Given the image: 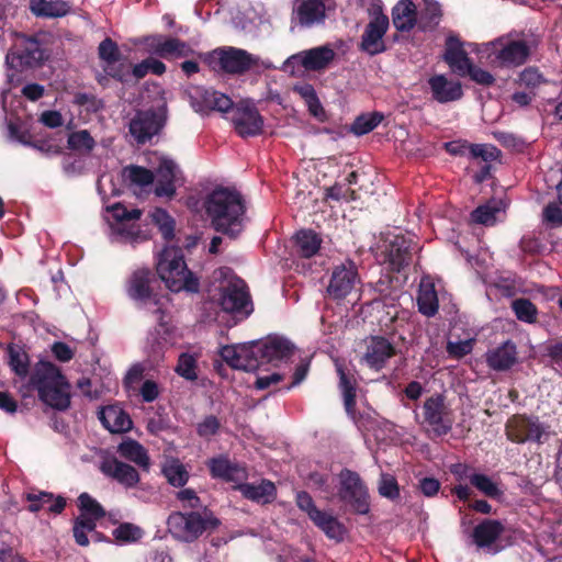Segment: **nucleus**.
<instances>
[{
    "mask_svg": "<svg viewBox=\"0 0 562 562\" xmlns=\"http://www.w3.org/2000/svg\"><path fill=\"white\" fill-rule=\"evenodd\" d=\"M112 535L120 542H135L142 538L143 531L134 524L124 522L117 526Z\"/></svg>",
    "mask_w": 562,
    "mask_h": 562,
    "instance_id": "52",
    "label": "nucleus"
},
{
    "mask_svg": "<svg viewBox=\"0 0 562 562\" xmlns=\"http://www.w3.org/2000/svg\"><path fill=\"white\" fill-rule=\"evenodd\" d=\"M338 481L339 499L348 505L356 514H368L370 510V496L368 487L360 475L345 468L338 473Z\"/></svg>",
    "mask_w": 562,
    "mask_h": 562,
    "instance_id": "7",
    "label": "nucleus"
},
{
    "mask_svg": "<svg viewBox=\"0 0 562 562\" xmlns=\"http://www.w3.org/2000/svg\"><path fill=\"white\" fill-rule=\"evenodd\" d=\"M328 538L341 541L345 536L344 525L333 515L319 510L316 516L311 519Z\"/></svg>",
    "mask_w": 562,
    "mask_h": 562,
    "instance_id": "36",
    "label": "nucleus"
},
{
    "mask_svg": "<svg viewBox=\"0 0 562 562\" xmlns=\"http://www.w3.org/2000/svg\"><path fill=\"white\" fill-rule=\"evenodd\" d=\"M428 85L434 100L439 103H448L460 100L463 95L459 81H449L445 75H435L428 79Z\"/></svg>",
    "mask_w": 562,
    "mask_h": 562,
    "instance_id": "23",
    "label": "nucleus"
},
{
    "mask_svg": "<svg viewBox=\"0 0 562 562\" xmlns=\"http://www.w3.org/2000/svg\"><path fill=\"white\" fill-rule=\"evenodd\" d=\"M24 499L29 503L27 510L31 513L46 508L49 513L60 514L66 506V499L63 496L55 497L52 493L42 491L27 493L24 495Z\"/></svg>",
    "mask_w": 562,
    "mask_h": 562,
    "instance_id": "31",
    "label": "nucleus"
},
{
    "mask_svg": "<svg viewBox=\"0 0 562 562\" xmlns=\"http://www.w3.org/2000/svg\"><path fill=\"white\" fill-rule=\"evenodd\" d=\"M106 211L109 213H111L112 217L116 222H128V221L139 220L142 216V211L139 209L127 210L121 203H115L111 206H108Z\"/></svg>",
    "mask_w": 562,
    "mask_h": 562,
    "instance_id": "57",
    "label": "nucleus"
},
{
    "mask_svg": "<svg viewBox=\"0 0 562 562\" xmlns=\"http://www.w3.org/2000/svg\"><path fill=\"white\" fill-rule=\"evenodd\" d=\"M384 119V115L381 112H371L361 114L356 117L351 125V131L356 135H364L373 131Z\"/></svg>",
    "mask_w": 562,
    "mask_h": 562,
    "instance_id": "46",
    "label": "nucleus"
},
{
    "mask_svg": "<svg viewBox=\"0 0 562 562\" xmlns=\"http://www.w3.org/2000/svg\"><path fill=\"white\" fill-rule=\"evenodd\" d=\"M175 371L188 381H195L198 379L196 358L192 353H180Z\"/></svg>",
    "mask_w": 562,
    "mask_h": 562,
    "instance_id": "49",
    "label": "nucleus"
},
{
    "mask_svg": "<svg viewBox=\"0 0 562 562\" xmlns=\"http://www.w3.org/2000/svg\"><path fill=\"white\" fill-rule=\"evenodd\" d=\"M475 336L474 330L467 328L464 324H453L447 335L446 351H472L476 341Z\"/></svg>",
    "mask_w": 562,
    "mask_h": 562,
    "instance_id": "32",
    "label": "nucleus"
},
{
    "mask_svg": "<svg viewBox=\"0 0 562 562\" xmlns=\"http://www.w3.org/2000/svg\"><path fill=\"white\" fill-rule=\"evenodd\" d=\"M294 91L301 95L302 99L306 102L310 112L313 115H317V110L321 109V103L314 87L310 83H305L302 86H296Z\"/></svg>",
    "mask_w": 562,
    "mask_h": 562,
    "instance_id": "55",
    "label": "nucleus"
},
{
    "mask_svg": "<svg viewBox=\"0 0 562 562\" xmlns=\"http://www.w3.org/2000/svg\"><path fill=\"white\" fill-rule=\"evenodd\" d=\"M471 485L477 491L491 498H499L503 495L502 490L498 487L490 476L482 473H472L469 476Z\"/></svg>",
    "mask_w": 562,
    "mask_h": 562,
    "instance_id": "45",
    "label": "nucleus"
},
{
    "mask_svg": "<svg viewBox=\"0 0 562 562\" xmlns=\"http://www.w3.org/2000/svg\"><path fill=\"white\" fill-rule=\"evenodd\" d=\"M203 205L216 232L233 239L243 232L246 204L239 191L217 187L206 195Z\"/></svg>",
    "mask_w": 562,
    "mask_h": 562,
    "instance_id": "1",
    "label": "nucleus"
},
{
    "mask_svg": "<svg viewBox=\"0 0 562 562\" xmlns=\"http://www.w3.org/2000/svg\"><path fill=\"white\" fill-rule=\"evenodd\" d=\"M9 364L16 375L26 378L29 374V353H9Z\"/></svg>",
    "mask_w": 562,
    "mask_h": 562,
    "instance_id": "59",
    "label": "nucleus"
},
{
    "mask_svg": "<svg viewBox=\"0 0 562 562\" xmlns=\"http://www.w3.org/2000/svg\"><path fill=\"white\" fill-rule=\"evenodd\" d=\"M173 331L160 322L147 337L150 351H166L173 347Z\"/></svg>",
    "mask_w": 562,
    "mask_h": 562,
    "instance_id": "38",
    "label": "nucleus"
},
{
    "mask_svg": "<svg viewBox=\"0 0 562 562\" xmlns=\"http://www.w3.org/2000/svg\"><path fill=\"white\" fill-rule=\"evenodd\" d=\"M225 362L233 369L245 372L256 371L260 360L256 353H221Z\"/></svg>",
    "mask_w": 562,
    "mask_h": 562,
    "instance_id": "42",
    "label": "nucleus"
},
{
    "mask_svg": "<svg viewBox=\"0 0 562 562\" xmlns=\"http://www.w3.org/2000/svg\"><path fill=\"white\" fill-rule=\"evenodd\" d=\"M29 9L36 18L57 19L69 14L71 5L65 0H29Z\"/></svg>",
    "mask_w": 562,
    "mask_h": 562,
    "instance_id": "30",
    "label": "nucleus"
},
{
    "mask_svg": "<svg viewBox=\"0 0 562 562\" xmlns=\"http://www.w3.org/2000/svg\"><path fill=\"white\" fill-rule=\"evenodd\" d=\"M48 58L47 52L35 36L15 34L12 47L5 56V65L11 70L37 68Z\"/></svg>",
    "mask_w": 562,
    "mask_h": 562,
    "instance_id": "6",
    "label": "nucleus"
},
{
    "mask_svg": "<svg viewBox=\"0 0 562 562\" xmlns=\"http://www.w3.org/2000/svg\"><path fill=\"white\" fill-rule=\"evenodd\" d=\"M166 123V116L153 110L138 111L130 122V133L138 144H145L157 135Z\"/></svg>",
    "mask_w": 562,
    "mask_h": 562,
    "instance_id": "13",
    "label": "nucleus"
},
{
    "mask_svg": "<svg viewBox=\"0 0 562 562\" xmlns=\"http://www.w3.org/2000/svg\"><path fill=\"white\" fill-rule=\"evenodd\" d=\"M335 57V50L329 45H323L293 55L291 59L297 60L308 71H321L326 69Z\"/></svg>",
    "mask_w": 562,
    "mask_h": 562,
    "instance_id": "18",
    "label": "nucleus"
},
{
    "mask_svg": "<svg viewBox=\"0 0 562 562\" xmlns=\"http://www.w3.org/2000/svg\"><path fill=\"white\" fill-rule=\"evenodd\" d=\"M167 481L177 487L183 486L189 480V473L178 459L169 460L162 468Z\"/></svg>",
    "mask_w": 562,
    "mask_h": 562,
    "instance_id": "44",
    "label": "nucleus"
},
{
    "mask_svg": "<svg viewBox=\"0 0 562 562\" xmlns=\"http://www.w3.org/2000/svg\"><path fill=\"white\" fill-rule=\"evenodd\" d=\"M81 514L100 519L105 516L103 507L88 493H82L78 497Z\"/></svg>",
    "mask_w": 562,
    "mask_h": 562,
    "instance_id": "53",
    "label": "nucleus"
},
{
    "mask_svg": "<svg viewBox=\"0 0 562 562\" xmlns=\"http://www.w3.org/2000/svg\"><path fill=\"white\" fill-rule=\"evenodd\" d=\"M322 238L312 229H301L295 235L297 252L303 258H311L321 248Z\"/></svg>",
    "mask_w": 562,
    "mask_h": 562,
    "instance_id": "37",
    "label": "nucleus"
},
{
    "mask_svg": "<svg viewBox=\"0 0 562 562\" xmlns=\"http://www.w3.org/2000/svg\"><path fill=\"white\" fill-rule=\"evenodd\" d=\"M424 425L434 436L447 435L453 426L452 412L445 404L442 395H434L424 402Z\"/></svg>",
    "mask_w": 562,
    "mask_h": 562,
    "instance_id": "11",
    "label": "nucleus"
},
{
    "mask_svg": "<svg viewBox=\"0 0 562 562\" xmlns=\"http://www.w3.org/2000/svg\"><path fill=\"white\" fill-rule=\"evenodd\" d=\"M542 435L541 425L522 415L513 416L506 424L507 438L517 443L528 440L540 441Z\"/></svg>",
    "mask_w": 562,
    "mask_h": 562,
    "instance_id": "16",
    "label": "nucleus"
},
{
    "mask_svg": "<svg viewBox=\"0 0 562 562\" xmlns=\"http://www.w3.org/2000/svg\"><path fill=\"white\" fill-rule=\"evenodd\" d=\"M296 505L312 519L321 510L315 506L312 496L307 492H300L296 495Z\"/></svg>",
    "mask_w": 562,
    "mask_h": 562,
    "instance_id": "63",
    "label": "nucleus"
},
{
    "mask_svg": "<svg viewBox=\"0 0 562 562\" xmlns=\"http://www.w3.org/2000/svg\"><path fill=\"white\" fill-rule=\"evenodd\" d=\"M151 48L156 55L165 59L189 57L195 54L187 42L177 37L157 36L154 38Z\"/></svg>",
    "mask_w": 562,
    "mask_h": 562,
    "instance_id": "25",
    "label": "nucleus"
},
{
    "mask_svg": "<svg viewBox=\"0 0 562 562\" xmlns=\"http://www.w3.org/2000/svg\"><path fill=\"white\" fill-rule=\"evenodd\" d=\"M514 353H486V362L490 368L496 371H505L516 363Z\"/></svg>",
    "mask_w": 562,
    "mask_h": 562,
    "instance_id": "56",
    "label": "nucleus"
},
{
    "mask_svg": "<svg viewBox=\"0 0 562 562\" xmlns=\"http://www.w3.org/2000/svg\"><path fill=\"white\" fill-rule=\"evenodd\" d=\"M220 520L212 513L202 516L196 512L172 513L167 521L169 532L178 540L192 542L205 531H212L220 526Z\"/></svg>",
    "mask_w": 562,
    "mask_h": 562,
    "instance_id": "5",
    "label": "nucleus"
},
{
    "mask_svg": "<svg viewBox=\"0 0 562 562\" xmlns=\"http://www.w3.org/2000/svg\"><path fill=\"white\" fill-rule=\"evenodd\" d=\"M218 304L227 313H241L248 316L254 311L248 286L236 276L222 283Z\"/></svg>",
    "mask_w": 562,
    "mask_h": 562,
    "instance_id": "9",
    "label": "nucleus"
},
{
    "mask_svg": "<svg viewBox=\"0 0 562 562\" xmlns=\"http://www.w3.org/2000/svg\"><path fill=\"white\" fill-rule=\"evenodd\" d=\"M155 270L171 292H199V279L189 270L181 247H165L159 254Z\"/></svg>",
    "mask_w": 562,
    "mask_h": 562,
    "instance_id": "3",
    "label": "nucleus"
},
{
    "mask_svg": "<svg viewBox=\"0 0 562 562\" xmlns=\"http://www.w3.org/2000/svg\"><path fill=\"white\" fill-rule=\"evenodd\" d=\"M294 15L300 26L312 27L324 23L326 7L323 0H296Z\"/></svg>",
    "mask_w": 562,
    "mask_h": 562,
    "instance_id": "22",
    "label": "nucleus"
},
{
    "mask_svg": "<svg viewBox=\"0 0 562 562\" xmlns=\"http://www.w3.org/2000/svg\"><path fill=\"white\" fill-rule=\"evenodd\" d=\"M161 281L156 272L146 267L135 269L125 281L127 296L142 304L156 306L155 313L162 314L160 293Z\"/></svg>",
    "mask_w": 562,
    "mask_h": 562,
    "instance_id": "4",
    "label": "nucleus"
},
{
    "mask_svg": "<svg viewBox=\"0 0 562 562\" xmlns=\"http://www.w3.org/2000/svg\"><path fill=\"white\" fill-rule=\"evenodd\" d=\"M98 417L103 427L112 434H124L133 428L131 416L117 404L101 407Z\"/></svg>",
    "mask_w": 562,
    "mask_h": 562,
    "instance_id": "19",
    "label": "nucleus"
},
{
    "mask_svg": "<svg viewBox=\"0 0 562 562\" xmlns=\"http://www.w3.org/2000/svg\"><path fill=\"white\" fill-rule=\"evenodd\" d=\"M188 94L190 103L196 112L205 113L212 111L213 99L216 95L215 90L195 86L188 91Z\"/></svg>",
    "mask_w": 562,
    "mask_h": 562,
    "instance_id": "41",
    "label": "nucleus"
},
{
    "mask_svg": "<svg viewBox=\"0 0 562 562\" xmlns=\"http://www.w3.org/2000/svg\"><path fill=\"white\" fill-rule=\"evenodd\" d=\"M252 351L257 348V351H295V344L284 335L269 334L268 336L258 339L244 342L240 345H225L218 347L217 351Z\"/></svg>",
    "mask_w": 562,
    "mask_h": 562,
    "instance_id": "15",
    "label": "nucleus"
},
{
    "mask_svg": "<svg viewBox=\"0 0 562 562\" xmlns=\"http://www.w3.org/2000/svg\"><path fill=\"white\" fill-rule=\"evenodd\" d=\"M417 305L418 311L427 317L435 316L438 313L439 301L432 282L422 280L417 295Z\"/></svg>",
    "mask_w": 562,
    "mask_h": 562,
    "instance_id": "35",
    "label": "nucleus"
},
{
    "mask_svg": "<svg viewBox=\"0 0 562 562\" xmlns=\"http://www.w3.org/2000/svg\"><path fill=\"white\" fill-rule=\"evenodd\" d=\"M543 221L552 226L562 225V209L554 202L543 209Z\"/></svg>",
    "mask_w": 562,
    "mask_h": 562,
    "instance_id": "64",
    "label": "nucleus"
},
{
    "mask_svg": "<svg viewBox=\"0 0 562 562\" xmlns=\"http://www.w3.org/2000/svg\"><path fill=\"white\" fill-rule=\"evenodd\" d=\"M116 452L122 459L135 463L144 471L150 469V458L147 450L137 440L124 438L116 447Z\"/></svg>",
    "mask_w": 562,
    "mask_h": 562,
    "instance_id": "29",
    "label": "nucleus"
},
{
    "mask_svg": "<svg viewBox=\"0 0 562 562\" xmlns=\"http://www.w3.org/2000/svg\"><path fill=\"white\" fill-rule=\"evenodd\" d=\"M385 251L391 269L400 272L412 262L413 241L402 235H396L389 243Z\"/></svg>",
    "mask_w": 562,
    "mask_h": 562,
    "instance_id": "20",
    "label": "nucleus"
},
{
    "mask_svg": "<svg viewBox=\"0 0 562 562\" xmlns=\"http://www.w3.org/2000/svg\"><path fill=\"white\" fill-rule=\"evenodd\" d=\"M359 284L360 276L357 265L352 260H346L334 267L327 293L333 300H345L357 294Z\"/></svg>",
    "mask_w": 562,
    "mask_h": 562,
    "instance_id": "10",
    "label": "nucleus"
},
{
    "mask_svg": "<svg viewBox=\"0 0 562 562\" xmlns=\"http://www.w3.org/2000/svg\"><path fill=\"white\" fill-rule=\"evenodd\" d=\"M153 221L158 225L165 239L170 240L175 237V221L164 209H156L153 213Z\"/></svg>",
    "mask_w": 562,
    "mask_h": 562,
    "instance_id": "51",
    "label": "nucleus"
},
{
    "mask_svg": "<svg viewBox=\"0 0 562 562\" xmlns=\"http://www.w3.org/2000/svg\"><path fill=\"white\" fill-rule=\"evenodd\" d=\"M504 530L505 528L499 520L485 519L474 527L472 539L479 548H487L502 536Z\"/></svg>",
    "mask_w": 562,
    "mask_h": 562,
    "instance_id": "34",
    "label": "nucleus"
},
{
    "mask_svg": "<svg viewBox=\"0 0 562 562\" xmlns=\"http://www.w3.org/2000/svg\"><path fill=\"white\" fill-rule=\"evenodd\" d=\"M445 149L452 156H463L469 153L472 158H481L485 162L496 160L501 155V150L493 145L469 144L467 140L448 142L445 144Z\"/></svg>",
    "mask_w": 562,
    "mask_h": 562,
    "instance_id": "17",
    "label": "nucleus"
},
{
    "mask_svg": "<svg viewBox=\"0 0 562 562\" xmlns=\"http://www.w3.org/2000/svg\"><path fill=\"white\" fill-rule=\"evenodd\" d=\"M379 493L390 499L397 498L400 488L396 479L391 474L383 473L379 482Z\"/></svg>",
    "mask_w": 562,
    "mask_h": 562,
    "instance_id": "58",
    "label": "nucleus"
},
{
    "mask_svg": "<svg viewBox=\"0 0 562 562\" xmlns=\"http://www.w3.org/2000/svg\"><path fill=\"white\" fill-rule=\"evenodd\" d=\"M467 52L462 47V43L456 36H449L446 41V49L443 60L450 66L458 63V59L467 60Z\"/></svg>",
    "mask_w": 562,
    "mask_h": 562,
    "instance_id": "50",
    "label": "nucleus"
},
{
    "mask_svg": "<svg viewBox=\"0 0 562 562\" xmlns=\"http://www.w3.org/2000/svg\"><path fill=\"white\" fill-rule=\"evenodd\" d=\"M98 56L105 65L115 64L121 60L122 54L116 42L105 37L98 46Z\"/></svg>",
    "mask_w": 562,
    "mask_h": 562,
    "instance_id": "48",
    "label": "nucleus"
},
{
    "mask_svg": "<svg viewBox=\"0 0 562 562\" xmlns=\"http://www.w3.org/2000/svg\"><path fill=\"white\" fill-rule=\"evenodd\" d=\"M211 475L227 482L240 483L246 480L247 472L237 463L232 462L227 457L220 456L207 462Z\"/></svg>",
    "mask_w": 562,
    "mask_h": 562,
    "instance_id": "26",
    "label": "nucleus"
},
{
    "mask_svg": "<svg viewBox=\"0 0 562 562\" xmlns=\"http://www.w3.org/2000/svg\"><path fill=\"white\" fill-rule=\"evenodd\" d=\"M99 469L103 475L126 488L135 487L140 480L138 471L133 465L112 454H106L101 459Z\"/></svg>",
    "mask_w": 562,
    "mask_h": 562,
    "instance_id": "14",
    "label": "nucleus"
},
{
    "mask_svg": "<svg viewBox=\"0 0 562 562\" xmlns=\"http://www.w3.org/2000/svg\"><path fill=\"white\" fill-rule=\"evenodd\" d=\"M496 209L488 205L477 206L472 213V221L477 224L490 225L495 222Z\"/></svg>",
    "mask_w": 562,
    "mask_h": 562,
    "instance_id": "60",
    "label": "nucleus"
},
{
    "mask_svg": "<svg viewBox=\"0 0 562 562\" xmlns=\"http://www.w3.org/2000/svg\"><path fill=\"white\" fill-rule=\"evenodd\" d=\"M233 124L238 136L255 137L263 132V117L250 101H240L236 106Z\"/></svg>",
    "mask_w": 562,
    "mask_h": 562,
    "instance_id": "12",
    "label": "nucleus"
},
{
    "mask_svg": "<svg viewBox=\"0 0 562 562\" xmlns=\"http://www.w3.org/2000/svg\"><path fill=\"white\" fill-rule=\"evenodd\" d=\"M530 54L528 45L524 41H513L503 47L498 58L506 64L522 65Z\"/></svg>",
    "mask_w": 562,
    "mask_h": 562,
    "instance_id": "39",
    "label": "nucleus"
},
{
    "mask_svg": "<svg viewBox=\"0 0 562 562\" xmlns=\"http://www.w3.org/2000/svg\"><path fill=\"white\" fill-rule=\"evenodd\" d=\"M390 25L369 22L361 35L360 50L374 56L386 50L384 36Z\"/></svg>",
    "mask_w": 562,
    "mask_h": 562,
    "instance_id": "24",
    "label": "nucleus"
},
{
    "mask_svg": "<svg viewBox=\"0 0 562 562\" xmlns=\"http://www.w3.org/2000/svg\"><path fill=\"white\" fill-rule=\"evenodd\" d=\"M67 144L69 149L89 155L95 146V140L87 130H80L68 135Z\"/></svg>",
    "mask_w": 562,
    "mask_h": 562,
    "instance_id": "43",
    "label": "nucleus"
},
{
    "mask_svg": "<svg viewBox=\"0 0 562 562\" xmlns=\"http://www.w3.org/2000/svg\"><path fill=\"white\" fill-rule=\"evenodd\" d=\"M30 384L46 405L57 411L69 408L70 384L53 363L38 361L31 374Z\"/></svg>",
    "mask_w": 562,
    "mask_h": 562,
    "instance_id": "2",
    "label": "nucleus"
},
{
    "mask_svg": "<svg viewBox=\"0 0 562 562\" xmlns=\"http://www.w3.org/2000/svg\"><path fill=\"white\" fill-rule=\"evenodd\" d=\"M337 374L339 375V387L342 392L346 413L356 419V380L350 369L340 358H334Z\"/></svg>",
    "mask_w": 562,
    "mask_h": 562,
    "instance_id": "21",
    "label": "nucleus"
},
{
    "mask_svg": "<svg viewBox=\"0 0 562 562\" xmlns=\"http://www.w3.org/2000/svg\"><path fill=\"white\" fill-rule=\"evenodd\" d=\"M392 22L398 32H409L417 22V10L413 0H400L392 9Z\"/></svg>",
    "mask_w": 562,
    "mask_h": 562,
    "instance_id": "33",
    "label": "nucleus"
},
{
    "mask_svg": "<svg viewBox=\"0 0 562 562\" xmlns=\"http://www.w3.org/2000/svg\"><path fill=\"white\" fill-rule=\"evenodd\" d=\"M512 308L516 317L525 323L532 324L537 321L538 310L528 299L520 297L512 302Z\"/></svg>",
    "mask_w": 562,
    "mask_h": 562,
    "instance_id": "47",
    "label": "nucleus"
},
{
    "mask_svg": "<svg viewBox=\"0 0 562 562\" xmlns=\"http://www.w3.org/2000/svg\"><path fill=\"white\" fill-rule=\"evenodd\" d=\"M105 74L121 83L131 82V64L126 60H120L115 64L105 65L103 67Z\"/></svg>",
    "mask_w": 562,
    "mask_h": 562,
    "instance_id": "54",
    "label": "nucleus"
},
{
    "mask_svg": "<svg viewBox=\"0 0 562 562\" xmlns=\"http://www.w3.org/2000/svg\"><path fill=\"white\" fill-rule=\"evenodd\" d=\"M213 69L229 75H243L257 65V58L245 49L236 47L216 48L204 56Z\"/></svg>",
    "mask_w": 562,
    "mask_h": 562,
    "instance_id": "8",
    "label": "nucleus"
},
{
    "mask_svg": "<svg viewBox=\"0 0 562 562\" xmlns=\"http://www.w3.org/2000/svg\"><path fill=\"white\" fill-rule=\"evenodd\" d=\"M220 420L216 416L210 415L206 416L201 423L196 426V432L200 437H210L215 435L220 429Z\"/></svg>",
    "mask_w": 562,
    "mask_h": 562,
    "instance_id": "61",
    "label": "nucleus"
},
{
    "mask_svg": "<svg viewBox=\"0 0 562 562\" xmlns=\"http://www.w3.org/2000/svg\"><path fill=\"white\" fill-rule=\"evenodd\" d=\"M178 167L171 159H162L157 168L155 194L159 198H173L176 194V178Z\"/></svg>",
    "mask_w": 562,
    "mask_h": 562,
    "instance_id": "27",
    "label": "nucleus"
},
{
    "mask_svg": "<svg viewBox=\"0 0 562 562\" xmlns=\"http://www.w3.org/2000/svg\"><path fill=\"white\" fill-rule=\"evenodd\" d=\"M122 176L130 187L145 188L154 183L155 175L151 170L137 166L130 165L124 167Z\"/></svg>",
    "mask_w": 562,
    "mask_h": 562,
    "instance_id": "40",
    "label": "nucleus"
},
{
    "mask_svg": "<svg viewBox=\"0 0 562 562\" xmlns=\"http://www.w3.org/2000/svg\"><path fill=\"white\" fill-rule=\"evenodd\" d=\"M235 488L238 490L245 498L259 504H270L277 497V487L274 483L265 479L258 484L239 483Z\"/></svg>",
    "mask_w": 562,
    "mask_h": 562,
    "instance_id": "28",
    "label": "nucleus"
},
{
    "mask_svg": "<svg viewBox=\"0 0 562 562\" xmlns=\"http://www.w3.org/2000/svg\"><path fill=\"white\" fill-rule=\"evenodd\" d=\"M467 76H469L471 78V80H473L477 85L486 86V87L492 86L495 81V78L493 77V75L491 72L475 66L474 64L470 68Z\"/></svg>",
    "mask_w": 562,
    "mask_h": 562,
    "instance_id": "62",
    "label": "nucleus"
}]
</instances>
